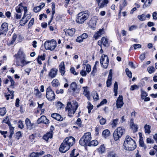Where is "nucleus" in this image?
Listing matches in <instances>:
<instances>
[{
    "label": "nucleus",
    "instance_id": "aec40b11",
    "mask_svg": "<svg viewBox=\"0 0 157 157\" xmlns=\"http://www.w3.org/2000/svg\"><path fill=\"white\" fill-rule=\"evenodd\" d=\"M16 56V59H25V55L24 52L20 50L18 51Z\"/></svg>",
    "mask_w": 157,
    "mask_h": 157
},
{
    "label": "nucleus",
    "instance_id": "603ef678",
    "mask_svg": "<svg viewBox=\"0 0 157 157\" xmlns=\"http://www.w3.org/2000/svg\"><path fill=\"white\" fill-rule=\"evenodd\" d=\"M8 79L9 80H10V82H11V85H10V86L12 88H13V85L14 83V82L13 80L12 79V78L11 76H8Z\"/></svg>",
    "mask_w": 157,
    "mask_h": 157
},
{
    "label": "nucleus",
    "instance_id": "4468645a",
    "mask_svg": "<svg viewBox=\"0 0 157 157\" xmlns=\"http://www.w3.org/2000/svg\"><path fill=\"white\" fill-rule=\"evenodd\" d=\"M49 120L45 116H42L37 121V122L38 124L43 123L45 124L48 123Z\"/></svg>",
    "mask_w": 157,
    "mask_h": 157
},
{
    "label": "nucleus",
    "instance_id": "cd10ccee",
    "mask_svg": "<svg viewBox=\"0 0 157 157\" xmlns=\"http://www.w3.org/2000/svg\"><path fill=\"white\" fill-rule=\"evenodd\" d=\"M108 3V1H107L106 0H104L101 3L100 2L99 4H98V5L99 8H103L106 6Z\"/></svg>",
    "mask_w": 157,
    "mask_h": 157
},
{
    "label": "nucleus",
    "instance_id": "e2e57ef3",
    "mask_svg": "<svg viewBox=\"0 0 157 157\" xmlns=\"http://www.w3.org/2000/svg\"><path fill=\"white\" fill-rule=\"evenodd\" d=\"M53 92L54 91L52 90L51 87L50 86L48 87L46 90V94H48V93H51Z\"/></svg>",
    "mask_w": 157,
    "mask_h": 157
},
{
    "label": "nucleus",
    "instance_id": "1a4fd4ad",
    "mask_svg": "<svg viewBox=\"0 0 157 157\" xmlns=\"http://www.w3.org/2000/svg\"><path fill=\"white\" fill-rule=\"evenodd\" d=\"M80 89V88L78 87V86L75 82H73L71 83L70 89L71 90L73 94H75V93L78 94Z\"/></svg>",
    "mask_w": 157,
    "mask_h": 157
},
{
    "label": "nucleus",
    "instance_id": "49530a36",
    "mask_svg": "<svg viewBox=\"0 0 157 157\" xmlns=\"http://www.w3.org/2000/svg\"><path fill=\"white\" fill-rule=\"evenodd\" d=\"M52 86H53L56 87L58 86L59 85V81L56 79H54L52 81Z\"/></svg>",
    "mask_w": 157,
    "mask_h": 157
},
{
    "label": "nucleus",
    "instance_id": "c9c22d12",
    "mask_svg": "<svg viewBox=\"0 0 157 157\" xmlns=\"http://www.w3.org/2000/svg\"><path fill=\"white\" fill-rule=\"evenodd\" d=\"M118 84L117 82H115L114 86L113 91L114 93V95L116 96L117 94Z\"/></svg>",
    "mask_w": 157,
    "mask_h": 157
},
{
    "label": "nucleus",
    "instance_id": "72a5a7b5",
    "mask_svg": "<svg viewBox=\"0 0 157 157\" xmlns=\"http://www.w3.org/2000/svg\"><path fill=\"white\" fill-rule=\"evenodd\" d=\"M25 15H24L21 20L20 21V24L21 26H24L28 22V19L24 20L25 18Z\"/></svg>",
    "mask_w": 157,
    "mask_h": 157
},
{
    "label": "nucleus",
    "instance_id": "4c0bfd02",
    "mask_svg": "<svg viewBox=\"0 0 157 157\" xmlns=\"http://www.w3.org/2000/svg\"><path fill=\"white\" fill-rule=\"evenodd\" d=\"M101 40L103 45L105 46L108 44V40L105 37H103L101 38Z\"/></svg>",
    "mask_w": 157,
    "mask_h": 157
},
{
    "label": "nucleus",
    "instance_id": "7ed1b4c3",
    "mask_svg": "<svg viewBox=\"0 0 157 157\" xmlns=\"http://www.w3.org/2000/svg\"><path fill=\"white\" fill-rule=\"evenodd\" d=\"M78 104L76 101H73L72 104L70 102H68L66 107V111L67 113L68 116L72 117L78 109Z\"/></svg>",
    "mask_w": 157,
    "mask_h": 157
},
{
    "label": "nucleus",
    "instance_id": "dca6fc26",
    "mask_svg": "<svg viewBox=\"0 0 157 157\" xmlns=\"http://www.w3.org/2000/svg\"><path fill=\"white\" fill-rule=\"evenodd\" d=\"M59 71H60V72L61 73V75H63L65 72V65L63 62H62L60 63L59 66Z\"/></svg>",
    "mask_w": 157,
    "mask_h": 157
},
{
    "label": "nucleus",
    "instance_id": "a878e982",
    "mask_svg": "<svg viewBox=\"0 0 157 157\" xmlns=\"http://www.w3.org/2000/svg\"><path fill=\"white\" fill-rule=\"evenodd\" d=\"M25 122L28 128L29 129H31L32 128V126L33 125V124L31 123L30 120L29 118H27Z\"/></svg>",
    "mask_w": 157,
    "mask_h": 157
},
{
    "label": "nucleus",
    "instance_id": "20e7f679",
    "mask_svg": "<svg viewBox=\"0 0 157 157\" xmlns=\"http://www.w3.org/2000/svg\"><path fill=\"white\" fill-rule=\"evenodd\" d=\"M90 13L88 11H83L79 13L76 16V21L78 24H82L89 18Z\"/></svg>",
    "mask_w": 157,
    "mask_h": 157
},
{
    "label": "nucleus",
    "instance_id": "f3484780",
    "mask_svg": "<svg viewBox=\"0 0 157 157\" xmlns=\"http://www.w3.org/2000/svg\"><path fill=\"white\" fill-rule=\"evenodd\" d=\"M51 117L57 121H61L63 120V118L61 116L57 113H54L52 114Z\"/></svg>",
    "mask_w": 157,
    "mask_h": 157
},
{
    "label": "nucleus",
    "instance_id": "4d7b16f0",
    "mask_svg": "<svg viewBox=\"0 0 157 157\" xmlns=\"http://www.w3.org/2000/svg\"><path fill=\"white\" fill-rule=\"evenodd\" d=\"M21 13H17L15 14V17L17 19H20L21 18Z\"/></svg>",
    "mask_w": 157,
    "mask_h": 157
},
{
    "label": "nucleus",
    "instance_id": "13d9d810",
    "mask_svg": "<svg viewBox=\"0 0 157 157\" xmlns=\"http://www.w3.org/2000/svg\"><path fill=\"white\" fill-rule=\"evenodd\" d=\"M107 102V100L106 99H103L100 103V104L97 105V107H99L101 105L106 103Z\"/></svg>",
    "mask_w": 157,
    "mask_h": 157
},
{
    "label": "nucleus",
    "instance_id": "a211bd4d",
    "mask_svg": "<svg viewBox=\"0 0 157 157\" xmlns=\"http://www.w3.org/2000/svg\"><path fill=\"white\" fill-rule=\"evenodd\" d=\"M130 122L131 128L133 130V132H136L137 131L138 129L137 126L136 124H134L133 119H131Z\"/></svg>",
    "mask_w": 157,
    "mask_h": 157
},
{
    "label": "nucleus",
    "instance_id": "774afa93",
    "mask_svg": "<svg viewBox=\"0 0 157 157\" xmlns=\"http://www.w3.org/2000/svg\"><path fill=\"white\" fill-rule=\"evenodd\" d=\"M30 157H38L37 153L33 152L30 155Z\"/></svg>",
    "mask_w": 157,
    "mask_h": 157
},
{
    "label": "nucleus",
    "instance_id": "9b49d317",
    "mask_svg": "<svg viewBox=\"0 0 157 157\" xmlns=\"http://www.w3.org/2000/svg\"><path fill=\"white\" fill-rule=\"evenodd\" d=\"M63 31L66 36L72 37L75 32V29L74 28H72L70 29H64Z\"/></svg>",
    "mask_w": 157,
    "mask_h": 157
},
{
    "label": "nucleus",
    "instance_id": "5701e85b",
    "mask_svg": "<svg viewBox=\"0 0 157 157\" xmlns=\"http://www.w3.org/2000/svg\"><path fill=\"white\" fill-rule=\"evenodd\" d=\"M52 131L49 132L46 134L44 135L43 137V139L47 141L49 139L52 138Z\"/></svg>",
    "mask_w": 157,
    "mask_h": 157
},
{
    "label": "nucleus",
    "instance_id": "69168bd1",
    "mask_svg": "<svg viewBox=\"0 0 157 157\" xmlns=\"http://www.w3.org/2000/svg\"><path fill=\"white\" fill-rule=\"evenodd\" d=\"M138 88V86L136 85H132L131 86L130 90H133L135 89Z\"/></svg>",
    "mask_w": 157,
    "mask_h": 157
},
{
    "label": "nucleus",
    "instance_id": "bf43d9fd",
    "mask_svg": "<svg viewBox=\"0 0 157 157\" xmlns=\"http://www.w3.org/2000/svg\"><path fill=\"white\" fill-rule=\"evenodd\" d=\"M34 19L33 18H32L30 20L28 25L29 28L32 25H33L34 22Z\"/></svg>",
    "mask_w": 157,
    "mask_h": 157
},
{
    "label": "nucleus",
    "instance_id": "f03ea898",
    "mask_svg": "<svg viewBox=\"0 0 157 157\" xmlns=\"http://www.w3.org/2000/svg\"><path fill=\"white\" fill-rule=\"evenodd\" d=\"M123 146L126 150L132 151L136 147L135 141L128 136H126L124 141Z\"/></svg>",
    "mask_w": 157,
    "mask_h": 157
},
{
    "label": "nucleus",
    "instance_id": "bb28decb",
    "mask_svg": "<svg viewBox=\"0 0 157 157\" xmlns=\"http://www.w3.org/2000/svg\"><path fill=\"white\" fill-rule=\"evenodd\" d=\"M45 55L44 53L43 54V55L39 56L37 59L38 63L41 64H42L41 60H44L45 59Z\"/></svg>",
    "mask_w": 157,
    "mask_h": 157
},
{
    "label": "nucleus",
    "instance_id": "c85d7f7f",
    "mask_svg": "<svg viewBox=\"0 0 157 157\" xmlns=\"http://www.w3.org/2000/svg\"><path fill=\"white\" fill-rule=\"evenodd\" d=\"M151 126L148 124H146L144 126L145 132L146 134H149L151 132Z\"/></svg>",
    "mask_w": 157,
    "mask_h": 157
},
{
    "label": "nucleus",
    "instance_id": "e433bc0d",
    "mask_svg": "<svg viewBox=\"0 0 157 157\" xmlns=\"http://www.w3.org/2000/svg\"><path fill=\"white\" fill-rule=\"evenodd\" d=\"M52 15L51 17V20L50 21V23L53 19V15L54 14L55 11V4L54 3L52 2Z\"/></svg>",
    "mask_w": 157,
    "mask_h": 157
},
{
    "label": "nucleus",
    "instance_id": "b1692460",
    "mask_svg": "<svg viewBox=\"0 0 157 157\" xmlns=\"http://www.w3.org/2000/svg\"><path fill=\"white\" fill-rule=\"evenodd\" d=\"M7 89L8 92L10 94L5 95V96L6 98V99L7 100H8L9 99V97L11 96V98L13 99L14 97V91L13 90H10L8 88Z\"/></svg>",
    "mask_w": 157,
    "mask_h": 157
},
{
    "label": "nucleus",
    "instance_id": "473e14b6",
    "mask_svg": "<svg viewBox=\"0 0 157 157\" xmlns=\"http://www.w3.org/2000/svg\"><path fill=\"white\" fill-rule=\"evenodd\" d=\"M105 150V147L104 144L101 145L98 149V151L99 152L102 154L104 153Z\"/></svg>",
    "mask_w": 157,
    "mask_h": 157
},
{
    "label": "nucleus",
    "instance_id": "c756f323",
    "mask_svg": "<svg viewBox=\"0 0 157 157\" xmlns=\"http://www.w3.org/2000/svg\"><path fill=\"white\" fill-rule=\"evenodd\" d=\"M23 6H22V3L19 4L18 6H17L15 8L16 11L17 13H21L23 10Z\"/></svg>",
    "mask_w": 157,
    "mask_h": 157
},
{
    "label": "nucleus",
    "instance_id": "37998d69",
    "mask_svg": "<svg viewBox=\"0 0 157 157\" xmlns=\"http://www.w3.org/2000/svg\"><path fill=\"white\" fill-rule=\"evenodd\" d=\"M118 119L117 118L114 119L113 120L111 125L113 128H115L116 127L118 124Z\"/></svg>",
    "mask_w": 157,
    "mask_h": 157
},
{
    "label": "nucleus",
    "instance_id": "9d476101",
    "mask_svg": "<svg viewBox=\"0 0 157 157\" xmlns=\"http://www.w3.org/2000/svg\"><path fill=\"white\" fill-rule=\"evenodd\" d=\"M8 30V24L6 22L3 23L2 25L1 28L0 29V36L7 33Z\"/></svg>",
    "mask_w": 157,
    "mask_h": 157
},
{
    "label": "nucleus",
    "instance_id": "0e129e2a",
    "mask_svg": "<svg viewBox=\"0 0 157 157\" xmlns=\"http://www.w3.org/2000/svg\"><path fill=\"white\" fill-rule=\"evenodd\" d=\"M18 127L21 128H22L24 127V125L22 121H20L18 122Z\"/></svg>",
    "mask_w": 157,
    "mask_h": 157
},
{
    "label": "nucleus",
    "instance_id": "393cba45",
    "mask_svg": "<svg viewBox=\"0 0 157 157\" xmlns=\"http://www.w3.org/2000/svg\"><path fill=\"white\" fill-rule=\"evenodd\" d=\"M111 70H110V72L109 73L108 78L106 82L107 86L109 87L110 86L111 84V79H112V74L110 72Z\"/></svg>",
    "mask_w": 157,
    "mask_h": 157
},
{
    "label": "nucleus",
    "instance_id": "412c9836",
    "mask_svg": "<svg viewBox=\"0 0 157 157\" xmlns=\"http://www.w3.org/2000/svg\"><path fill=\"white\" fill-rule=\"evenodd\" d=\"M83 88L84 89V94L87 98L89 100L90 98V93L89 91L88 88L87 86H85L83 87Z\"/></svg>",
    "mask_w": 157,
    "mask_h": 157
},
{
    "label": "nucleus",
    "instance_id": "79ce46f5",
    "mask_svg": "<svg viewBox=\"0 0 157 157\" xmlns=\"http://www.w3.org/2000/svg\"><path fill=\"white\" fill-rule=\"evenodd\" d=\"M152 1V0H146L143 5V7L145 8L147 6H149L151 4Z\"/></svg>",
    "mask_w": 157,
    "mask_h": 157
},
{
    "label": "nucleus",
    "instance_id": "4be33fe9",
    "mask_svg": "<svg viewBox=\"0 0 157 157\" xmlns=\"http://www.w3.org/2000/svg\"><path fill=\"white\" fill-rule=\"evenodd\" d=\"M104 31L103 29H100L96 33H95L94 35V37L95 40H97L98 38L100 37L101 35L104 34Z\"/></svg>",
    "mask_w": 157,
    "mask_h": 157
},
{
    "label": "nucleus",
    "instance_id": "6e6d98bb",
    "mask_svg": "<svg viewBox=\"0 0 157 157\" xmlns=\"http://www.w3.org/2000/svg\"><path fill=\"white\" fill-rule=\"evenodd\" d=\"M8 126H9L10 130V133H11V134H13L14 128L12 126L11 124L8 125Z\"/></svg>",
    "mask_w": 157,
    "mask_h": 157
},
{
    "label": "nucleus",
    "instance_id": "de8ad7c7",
    "mask_svg": "<svg viewBox=\"0 0 157 157\" xmlns=\"http://www.w3.org/2000/svg\"><path fill=\"white\" fill-rule=\"evenodd\" d=\"M147 70L149 73L151 74L155 72V69L153 67H148Z\"/></svg>",
    "mask_w": 157,
    "mask_h": 157
},
{
    "label": "nucleus",
    "instance_id": "8fccbe9b",
    "mask_svg": "<svg viewBox=\"0 0 157 157\" xmlns=\"http://www.w3.org/2000/svg\"><path fill=\"white\" fill-rule=\"evenodd\" d=\"M147 95V93L146 92L141 90V98L144 99Z\"/></svg>",
    "mask_w": 157,
    "mask_h": 157
},
{
    "label": "nucleus",
    "instance_id": "052dcab7",
    "mask_svg": "<svg viewBox=\"0 0 157 157\" xmlns=\"http://www.w3.org/2000/svg\"><path fill=\"white\" fill-rule=\"evenodd\" d=\"M91 66L89 64H88L86 65V71L88 73H89L91 71Z\"/></svg>",
    "mask_w": 157,
    "mask_h": 157
},
{
    "label": "nucleus",
    "instance_id": "a18cd8bd",
    "mask_svg": "<svg viewBox=\"0 0 157 157\" xmlns=\"http://www.w3.org/2000/svg\"><path fill=\"white\" fill-rule=\"evenodd\" d=\"M75 149H73L71 152L70 154V157H77L79 155L78 153H76V154L75 153Z\"/></svg>",
    "mask_w": 157,
    "mask_h": 157
},
{
    "label": "nucleus",
    "instance_id": "2f4dec72",
    "mask_svg": "<svg viewBox=\"0 0 157 157\" xmlns=\"http://www.w3.org/2000/svg\"><path fill=\"white\" fill-rule=\"evenodd\" d=\"M107 157H118L117 155L113 151H110L108 152Z\"/></svg>",
    "mask_w": 157,
    "mask_h": 157
},
{
    "label": "nucleus",
    "instance_id": "423d86ee",
    "mask_svg": "<svg viewBox=\"0 0 157 157\" xmlns=\"http://www.w3.org/2000/svg\"><path fill=\"white\" fill-rule=\"evenodd\" d=\"M125 129L123 127L117 128L113 133L114 140L116 141L118 140L125 133Z\"/></svg>",
    "mask_w": 157,
    "mask_h": 157
},
{
    "label": "nucleus",
    "instance_id": "6e6552de",
    "mask_svg": "<svg viewBox=\"0 0 157 157\" xmlns=\"http://www.w3.org/2000/svg\"><path fill=\"white\" fill-rule=\"evenodd\" d=\"M109 62L108 56L107 55L103 54L100 60V63L102 67L105 69L107 68L108 66Z\"/></svg>",
    "mask_w": 157,
    "mask_h": 157
},
{
    "label": "nucleus",
    "instance_id": "5fc2aeb1",
    "mask_svg": "<svg viewBox=\"0 0 157 157\" xmlns=\"http://www.w3.org/2000/svg\"><path fill=\"white\" fill-rule=\"evenodd\" d=\"M76 123L78 126L80 127H81L82 126L81 119L80 118H78L77 119Z\"/></svg>",
    "mask_w": 157,
    "mask_h": 157
},
{
    "label": "nucleus",
    "instance_id": "39448f33",
    "mask_svg": "<svg viewBox=\"0 0 157 157\" xmlns=\"http://www.w3.org/2000/svg\"><path fill=\"white\" fill-rule=\"evenodd\" d=\"M91 140V133L88 132L84 134V135L80 139L79 143L81 146H86L88 145Z\"/></svg>",
    "mask_w": 157,
    "mask_h": 157
},
{
    "label": "nucleus",
    "instance_id": "f8f14e48",
    "mask_svg": "<svg viewBox=\"0 0 157 157\" xmlns=\"http://www.w3.org/2000/svg\"><path fill=\"white\" fill-rule=\"evenodd\" d=\"M25 59H16V65L18 66H21L22 67L30 62H29L26 61Z\"/></svg>",
    "mask_w": 157,
    "mask_h": 157
},
{
    "label": "nucleus",
    "instance_id": "ddd939ff",
    "mask_svg": "<svg viewBox=\"0 0 157 157\" xmlns=\"http://www.w3.org/2000/svg\"><path fill=\"white\" fill-rule=\"evenodd\" d=\"M123 97L121 95H119L117 100V108H120L123 106Z\"/></svg>",
    "mask_w": 157,
    "mask_h": 157
},
{
    "label": "nucleus",
    "instance_id": "c03bdc74",
    "mask_svg": "<svg viewBox=\"0 0 157 157\" xmlns=\"http://www.w3.org/2000/svg\"><path fill=\"white\" fill-rule=\"evenodd\" d=\"M6 112V109L5 108L3 107L0 109V115L1 116H4Z\"/></svg>",
    "mask_w": 157,
    "mask_h": 157
},
{
    "label": "nucleus",
    "instance_id": "6ab92c4d",
    "mask_svg": "<svg viewBox=\"0 0 157 157\" xmlns=\"http://www.w3.org/2000/svg\"><path fill=\"white\" fill-rule=\"evenodd\" d=\"M55 95L54 92L46 94V98L50 101L54 100L55 98Z\"/></svg>",
    "mask_w": 157,
    "mask_h": 157
},
{
    "label": "nucleus",
    "instance_id": "09e8293b",
    "mask_svg": "<svg viewBox=\"0 0 157 157\" xmlns=\"http://www.w3.org/2000/svg\"><path fill=\"white\" fill-rule=\"evenodd\" d=\"M93 98L95 101H97L99 99L98 94L96 91H94L93 92Z\"/></svg>",
    "mask_w": 157,
    "mask_h": 157
},
{
    "label": "nucleus",
    "instance_id": "7c9ffc66",
    "mask_svg": "<svg viewBox=\"0 0 157 157\" xmlns=\"http://www.w3.org/2000/svg\"><path fill=\"white\" fill-rule=\"evenodd\" d=\"M98 144V143L97 140H94L90 141L88 146H97Z\"/></svg>",
    "mask_w": 157,
    "mask_h": 157
},
{
    "label": "nucleus",
    "instance_id": "338daca9",
    "mask_svg": "<svg viewBox=\"0 0 157 157\" xmlns=\"http://www.w3.org/2000/svg\"><path fill=\"white\" fill-rule=\"evenodd\" d=\"M34 11L36 13H37L40 10H41L40 8V7L38 6L36 7H35L34 8Z\"/></svg>",
    "mask_w": 157,
    "mask_h": 157
},
{
    "label": "nucleus",
    "instance_id": "a19ab883",
    "mask_svg": "<svg viewBox=\"0 0 157 157\" xmlns=\"http://www.w3.org/2000/svg\"><path fill=\"white\" fill-rule=\"evenodd\" d=\"M138 18L141 21H144L146 20V17L144 14H143L141 15H139L138 16Z\"/></svg>",
    "mask_w": 157,
    "mask_h": 157
},
{
    "label": "nucleus",
    "instance_id": "0eeeda50",
    "mask_svg": "<svg viewBox=\"0 0 157 157\" xmlns=\"http://www.w3.org/2000/svg\"><path fill=\"white\" fill-rule=\"evenodd\" d=\"M56 41L53 40L50 41H46L44 43V47L46 50H49L51 51L55 49L56 46Z\"/></svg>",
    "mask_w": 157,
    "mask_h": 157
},
{
    "label": "nucleus",
    "instance_id": "2eb2a0df",
    "mask_svg": "<svg viewBox=\"0 0 157 157\" xmlns=\"http://www.w3.org/2000/svg\"><path fill=\"white\" fill-rule=\"evenodd\" d=\"M58 71L57 69L53 68L51 69L48 73V76L51 78L55 77Z\"/></svg>",
    "mask_w": 157,
    "mask_h": 157
},
{
    "label": "nucleus",
    "instance_id": "f257e3e1",
    "mask_svg": "<svg viewBox=\"0 0 157 157\" xmlns=\"http://www.w3.org/2000/svg\"><path fill=\"white\" fill-rule=\"evenodd\" d=\"M75 140V138L72 136L66 138L63 140L60 147V151L65 153L67 151L70 149V147L74 144Z\"/></svg>",
    "mask_w": 157,
    "mask_h": 157
},
{
    "label": "nucleus",
    "instance_id": "3c124183",
    "mask_svg": "<svg viewBox=\"0 0 157 157\" xmlns=\"http://www.w3.org/2000/svg\"><path fill=\"white\" fill-rule=\"evenodd\" d=\"M125 71L127 76L129 78H131L132 77V73L131 71L129 70L128 68H127L126 69Z\"/></svg>",
    "mask_w": 157,
    "mask_h": 157
},
{
    "label": "nucleus",
    "instance_id": "680f3d73",
    "mask_svg": "<svg viewBox=\"0 0 157 157\" xmlns=\"http://www.w3.org/2000/svg\"><path fill=\"white\" fill-rule=\"evenodd\" d=\"M70 71L71 73L75 75H77L78 74L77 72H76L75 71L74 68L72 67L70 68Z\"/></svg>",
    "mask_w": 157,
    "mask_h": 157
},
{
    "label": "nucleus",
    "instance_id": "ea45409f",
    "mask_svg": "<svg viewBox=\"0 0 157 157\" xmlns=\"http://www.w3.org/2000/svg\"><path fill=\"white\" fill-rule=\"evenodd\" d=\"M141 47V45L139 44H135L131 46L130 48V50H132L133 48L134 49H136L137 48H140Z\"/></svg>",
    "mask_w": 157,
    "mask_h": 157
},
{
    "label": "nucleus",
    "instance_id": "f704fd0d",
    "mask_svg": "<svg viewBox=\"0 0 157 157\" xmlns=\"http://www.w3.org/2000/svg\"><path fill=\"white\" fill-rule=\"evenodd\" d=\"M110 135V132L108 129L105 130L102 132V135L105 138L109 136Z\"/></svg>",
    "mask_w": 157,
    "mask_h": 157
},
{
    "label": "nucleus",
    "instance_id": "58836bf2",
    "mask_svg": "<svg viewBox=\"0 0 157 157\" xmlns=\"http://www.w3.org/2000/svg\"><path fill=\"white\" fill-rule=\"evenodd\" d=\"M35 95L38 98H40L41 96V93L40 91L38 89H36L35 88Z\"/></svg>",
    "mask_w": 157,
    "mask_h": 157
},
{
    "label": "nucleus",
    "instance_id": "864d4df0",
    "mask_svg": "<svg viewBox=\"0 0 157 157\" xmlns=\"http://www.w3.org/2000/svg\"><path fill=\"white\" fill-rule=\"evenodd\" d=\"M15 138L17 140H18L21 137V134L20 132H17L15 134Z\"/></svg>",
    "mask_w": 157,
    "mask_h": 157
}]
</instances>
